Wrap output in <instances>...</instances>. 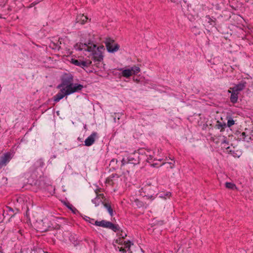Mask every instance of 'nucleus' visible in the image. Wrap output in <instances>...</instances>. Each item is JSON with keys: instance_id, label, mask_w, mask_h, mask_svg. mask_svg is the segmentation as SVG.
I'll list each match as a JSON object with an SVG mask.
<instances>
[{"instance_id": "7ed1b4c3", "label": "nucleus", "mask_w": 253, "mask_h": 253, "mask_svg": "<svg viewBox=\"0 0 253 253\" xmlns=\"http://www.w3.org/2000/svg\"><path fill=\"white\" fill-rule=\"evenodd\" d=\"M107 51L110 53H114L118 51L120 45L115 42V41L110 38L106 39L105 42Z\"/></svg>"}, {"instance_id": "4d7b16f0", "label": "nucleus", "mask_w": 253, "mask_h": 253, "mask_svg": "<svg viewBox=\"0 0 253 253\" xmlns=\"http://www.w3.org/2000/svg\"><path fill=\"white\" fill-rule=\"evenodd\" d=\"M173 0H171V1H173Z\"/></svg>"}, {"instance_id": "3c124183", "label": "nucleus", "mask_w": 253, "mask_h": 253, "mask_svg": "<svg viewBox=\"0 0 253 253\" xmlns=\"http://www.w3.org/2000/svg\"><path fill=\"white\" fill-rule=\"evenodd\" d=\"M78 140H79V141H80L82 142V138H80V137H78Z\"/></svg>"}, {"instance_id": "8fccbe9b", "label": "nucleus", "mask_w": 253, "mask_h": 253, "mask_svg": "<svg viewBox=\"0 0 253 253\" xmlns=\"http://www.w3.org/2000/svg\"><path fill=\"white\" fill-rule=\"evenodd\" d=\"M228 142L226 140H224L223 141V142H222V143H227Z\"/></svg>"}, {"instance_id": "c9c22d12", "label": "nucleus", "mask_w": 253, "mask_h": 253, "mask_svg": "<svg viewBox=\"0 0 253 253\" xmlns=\"http://www.w3.org/2000/svg\"><path fill=\"white\" fill-rule=\"evenodd\" d=\"M37 165L40 167H43L44 163L42 159H40L37 162Z\"/></svg>"}, {"instance_id": "cd10ccee", "label": "nucleus", "mask_w": 253, "mask_h": 253, "mask_svg": "<svg viewBox=\"0 0 253 253\" xmlns=\"http://www.w3.org/2000/svg\"><path fill=\"white\" fill-rule=\"evenodd\" d=\"M225 187L227 188L230 189H234V188H236V185L233 183L231 182H226L225 183Z\"/></svg>"}, {"instance_id": "de8ad7c7", "label": "nucleus", "mask_w": 253, "mask_h": 253, "mask_svg": "<svg viewBox=\"0 0 253 253\" xmlns=\"http://www.w3.org/2000/svg\"><path fill=\"white\" fill-rule=\"evenodd\" d=\"M39 2V1H38V2H34L32 3V4H32V5H36L37 3H38Z\"/></svg>"}, {"instance_id": "f03ea898", "label": "nucleus", "mask_w": 253, "mask_h": 253, "mask_svg": "<svg viewBox=\"0 0 253 253\" xmlns=\"http://www.w3.org/2000/svg\"><path fill=\"white\" fill-rule=\"evenodd\" d=\"M61 84H59L57 88H67L71 85L74 82V76L70 73H64L61 78Z\"/></svg>"}, {"instance_id": "5701e85b", "label": "nucleus", "mask_w": 253, "mask_h": 253, "mask_svg": "<svg viewBox=\"0 0 253 253\" xmlns=\"http://www.w3.org/2000/svg\"><path fill=\"white\" fill-rule=\"evenodd\" d=\"M92 63V62L91 61H82V62H81V66L80 67L82 68H84V67H87L89 66Z\"/></svg>"}, {"instance_id": "6e6d98bb", "label": "nucleus", "mask_w": 253, "mask_h": 253, "mask_svg": "<svg viewBox=\"0 0 253 253\" xmlns=\"http://www.w3.org/2000/svg\"><path fill=\"white\" fill-rule=\"evenodd\" d=\"M252 133H253V130H252Z\"/></svg>"}, {"instance_id": "39448f33", "label": "nucleus", "mask_w": 253, "mask_h": 253, "mask_svg": "<svg viewBox=\"0 0 253 253\" xmlns=\"http://www.w3.org/2000/svg\"><path fill=\"white\" fill-rule=\"evenodd\" d=\"M13 157V154L10 152L5 153L0 157V169L3 167L6 166Z\"/></svg>"}, {"instance_id": "37998d69", "label": "nucleus", "mask_w": 253, "mask_h": 253, "mask_svg": "<svg viewBox=\"0 0 253 253\" xmlns=\"http://www.w3.org/2000/svg\"><path fill=\"white\" fill-rule=\"evenodd\" d=\"M150 165L153 167H157V165H158V164L157 163H153V164L151 163Z\"/></svg>"}, {"instance_id": "864d4df0", "label": "nucleus", "mask_w": 253, "mask_h": 253, "mask_svg": "<svg viewBox=\"0 0 253 253\" xmlns=\"http://www.w3.org/2000/svg\"><path fill=\"white\" fill-rule=\"evenodd\" d=\"M55 157H56V156H55V155H54V156H53V158H55Z\"/></svg>"}, {"instance_id": "412c9836", "label": "nucleus", "mask_w": 253, "mask_h": 253, "mask_svg": "<svg viewBox=\"0 0 253 253\" xmlns=\"http://www.w3.org/2000/svg\"><path fill=\"white\" fill-rule=\"evenodd\" d=\"M101 189H97L95 192L96 194V197L99 198V199L103 200L104 201H107L106 199L103 194H99V192H100Z\"/></svg>"}, {"instance_id": "a878e982", "label": "nucleus", "mask_w": 253, "mask_h": 253, "mask_svg": "<svg viewBox=\"0 0 253 253\" xmlns=\"http://www.w3.org/2000/svg\"><path fill=\"white\" fill-rule=\"evenodd\" d=\"M106 221L105 220H102L101 221L96 220L94 222V225L104 228Z\"/></svg>"}, {"instance_id": "473e14b6", "label": "nucleus", "mask_w": 253, "mask_h": 253, "mask_svg": "<svg viewBox=\"0 0 253 253\" xmlns=\"http://www.w3.org/2000/svg\"><path fill=\"white\" fill-rule=\"evenodd\" d=\"M134 202L138 208L142 207L144 205L143 203L138 199L135 200Z\"/></svg>"}, {"instance_id": "6e6552de", "label": "nucleus", "mask_w": 253, "mask_h": 253, "mask_svg": "<svg viewBox=\"0 0 253 253\" xmlns=\"http://www.w3.org/2000/svg\"><path fill=\"white\" fill-rule=\"evenodd\" d=\"M67 91L66 88H61L59 92H58L53 97V100L55 102H59L61 99L63 98L65 96L69 95L67 93Z\"/></svg>"}, {"instance_id": "a211bd4d", "label": "nucleus", "mask_w": 253, "mask_h": 253, "mask_svg": "<svg viewBox=\"0 0 253 253\" xmlns=\"http://www.w3.org/2000/svg\"><path fill=\"white\" fill-rule=\"evenodd\" d=\"M226 127V124L225 123H221L219 121L216 122V124L215 125V128L216 129H220V131H223Z\"/></svg>"}, {"instance_id": "bb28decb", "label": "nucleus", "mask_w": 253, "mask_h": 253, "mask_svg": "<svg viewBox=\"0 0 253 253\" xmlns=\"http://www.w3.org/2000/svg\"><path fill=\"white\" fill-rule=\"evenodd\" d=\"M137 154H139V156H140L141 158H142V160L144 158L145 156V150L143 148H140L139 149L137 150V152H136Z\"/></svg>"}, {"instance_id": "5fc2aeb1", "label": "nucleus", "mask_w": 253, "mask_h": 253, "mask_svg": "<svg viewBox=\"0 0 253 253\" xmlns=\"http://www.w3.org/2000/svg\"><path fill=\"white\" fill-rule=\"evenodd\" d=\"M5 214L8 215V214H7V213H6H6H5Z\"/></svg>"}, {"instance_id": "f3484780", "label": "nucleus", "mask_w": 253, "mask_h": 253, "mask_svg": "<svg viewBox=\"0 0 253 253\" xmlns=\"http://www.w3.org/2000/svg\"><path fill=\"white\" fill-rule=\"evenodd\" d=\"M88 19V18L84 15H78L77 17V22L81 24H84Z\"/></svg>"}, {"instance_id": "2f4dec72", "label": "nucleus", "mask_w": 253, "mask_h": 253, "mask_svg": "<svg viewBox=\"0 0 253 253\" xmlns=\"http://www.w3.org/2000/svg\"><path fill=\"white\" fill-rule=\"evenodd\" d=\"M82 60L76 59H72L71 63L74 65L80 67L81 62H82Z\"/></svg>"}, {"instance_id": "09e8293b", "label": "nucleus", "mask_w": 253, "mask_h": 253, "mask_svg": "<svg viewBox=\"0 0 253 253\" xmlns=\"http://www.w3.org/2000/svg\"><path fill=\"white\" fill-rule=\"evenodd\" d=\"M74 213H75V211H77L76 210V209H75V208H73L72 210H71Z\"/></svg>"}, {"instance_id": "e433bc0d", "label": "nucleus", "mask_w": 253, "mask_h": 253, "mask_svg": "<svg viewBox=\"0 0 253 253\" xmlns=\"http://www.w3.org/2000/svg\"><path fill=\"white\" fill-rule=\"evenodd\" d=\"M128 160V157L126 158H124L121 161L122 166L125 165L127 164H129V162H127V160Z\"/></svg>"}, {"instance_id": "79ce46f5", "label": "nucleus", "mask_w": 253, "mask_h": 253, "mask_svg": "<svg viewBox=\"0 0 253 253\" xmlns=\"http://www.w3.org/2000/svg\"><path fill=\"white\" fill-rule=\"evenodd\" d=\"M118 162L117 160V159H112L111 162H110V164L111 165V164L113 163H117Z\"/></svg>"}, {"instance_id": "c85d7f7f", "label": "nucleus", "mask_w": 253, "mask_h": 253, "mask_svg": "<svg viewBox=\"0 0 253 253\" xmlns=\"http://www.w3.org/2000/svg\"><path fill=\"white\" fill-rule=\"evenodd\" d=\"M130 69L132 74H137L140 71V68L136 66H134L133 67H131Z\"/></svg>"}, {"instance_id": "dca6fc26", "label": "nucleus", "mask_w": 253, "mask_h": 253, "mask_svg": "<svg viewBox=\"0 0 253 253\" xmlns=\"http://www.w3.org/2000/svg\"><path fill=\"white\" fill-rule=\"evenodd\" d=\"M228 92L231 93L230 96L231 102L234 104L237 103L238 99L239 92H234L232 90L231 91L230 89L228 90Z\"/></svg>"}, {"instance_id": "393cba45", "label": "nucleus", "mask_w": 253, "mask_h": 253, "mask_svg": "<svg viewBox=\"0 0 253 253\" xmlns=\"http://www.w3.org/2000/svg\"><path fill=\"white\" fill-rule=\"evenodd\" d=\"M91 202L94 204L95 207L98 206L101 203L102 204V202H104V201H102L101 199H99V198H97L96 197L92 199Z\"/></svg>"}, {"instance_id": "423d86ee", "label": "nucleus", "mask_w": 253, "mask_h": 253, "mask_svg": "<svg viewBox=\"0 0 253 253\" xmlns=\"http://www.w3.org/2000/svg\"><path fill=\"white\" fill-rule=\"evenodd\" d=\"M83 85L79 84H74L73 83L72 84L69 86V87L67 88V93L69 94V95L73 94L75 92H79L82 90V89L84 88Z\"/></svg>"}, {"instance_id": "72a5a7b5", "label": "nucleus", "mask_w": 253, "mask_h": 253, "mask_svg": "<svg viewBox=\"0 0 253 253\" xmlns=\"http://www.w3.org/2000/svg\"><path fill=\"white\" fill-rule=\"evenodd\" d=\"M226 149H227L229 154L232 155L234 157L236 156V153L235 152V151L232 150H230V147L228 146V147H226Z\"/></svg>"}, {"instance_id": "aec40b11", "label": "nucleus", "mask_w": 253, "mask_h": 253, "mask_svg": "<svg viewBox=\"0 0 253 253\" xmlns=\"http://www.w3.org/2000/svg\"><path fill=\"white\" fill-rule=\"evenodd\" d=\"M205 20L206 22L212 26H214L215 25L216 19L215 18L214 19H212L209 15L206 16Z\"/></svg>"}, {"instance_id": "4be33fe9", "label": "nucleus", "mask_w": 253, "mask_h": 253, "mask_svg": "<svg viewBox=\"0 0 253 253\" xmlns=\"http://www.w3.org/2000/svg\"><path fill=\"white\" fill-rule=\"evenodd\" d=\"M171 193L169 192H167L166 193H162L156 195V196L159 195V197L166 199V197H170L171 196Z\"/></svg>"}, {"instance_id": "0eeeda50", "label": "nucleus", "mask_w": 253, "mask_h": 253, "mask_svg": "<svg viewBox=\"0 0 253 253\" xmlns=\"http://www.w3.org/2000/svg\"><path fill=\"white\" fill-rule=\"evenodd\" d=\"M128 160L127 162H129V164H133L134 165H137L140 163L142 160V158L139 156V154L134 152V153L130 154L128 156Z\"/></svg>"}, {"instance_id": "4c0bfd02", "label": "nucleus", "mask_w": 253, "mask_h": 253, "mask_svg": "<svg viewBox=\"0 0 253 253\" xmlns=\"http://www.w3.org/2000/svg\"><path fill=\"white\" fill-rule=\"evenodd\" d=\"M166 164H168L169 165V167L170 169H172L174 167V161L173 162H169V163H165L161 164L160 166L165 165Z\"/></svg>"}, {"instance_id": "7c9ffc66", "label": "nucleus", "mask_w": 253, "mask_h": 253, "mask_svg": "<svg viewBox=\"0 0 253 253\" xmlns=\"http://www.w3.org/2000/svg\"><path fill=\"white\" fill-rule=\"evenodd\" d=\"M118 232H119L117 233V234L120 236L121 239H124L127 236V234L126 233L124 232L122 230L120 229V231H118Z\"/></svg>"}, {"instance_id": "c03bdc74", "label": "nucleus", "mask_w": 253, "mask_h": 253, "mask_svg": "<svg viewBox=\"0 0 253 253\" xmlns=\"http://www.w3.org/2000/svg\"><path fill=\"white\" fill-rule=\"evenodd\" d=\"M250 139L253 140V133H252V132L251 131V136H250Z\"/></svg>"}, {"instance_id": "6ab92c4d", "label": "nucleus", "mask_w": 253, "mask_h": 253, "mask_svg": "<svg viewBox=\"0 0 253 253\" xmlns=\"http://www.w3.org/2000/svg\"><path fill=\"white\" fill-rule=\"evenodd\" d=\"M132 75L130 69H125L122 71V75L126 78H128Z\"/></svg>"}, {"instance_id": "603ef678", "label": "nucleus", "mask_w": 253, "mask_h": 253, "mask_svg": "<svg viewBox=\"0 0 253 253\" xmlns=\"http://www.w3.org/2000/svg\"><path fill=\"white\" fill-rule=\"evenodd\" d=\"M28 211H29V210L28 209L27 211H26V214L27 216H28Z\"/></svg>"}, {"instance_id": "f704fd0d", "label": "nucleus", "mask_w": 253, "mask_h": 253, "mask_svg": "<svg viewBox=\"0 0 253 253\" xmlns=\"http://www.w3.org/2000/svg\"><path fill=\"white\" fill-rule=\"evenodd\" d=\"M84 219L86 221H88L90 223H91L92 224H94L95 220L94 219L91 218L89 217L85 216V217L84 218Z\"/></svg>"}, {"instance_id": "b1692460", "label": "nucleus", "mask_w": 253, "mask_h": 253, "mask_svg": "<svg viewBox=\"0 0 253 253\" xmlns=\"http://www.w3.org/2000/svg\"><path fill=\"white\" fill-rule=\"evenodd\" d=\"M227 124L226 125V126H227L228 127H230L231 126L234 125L235 121L233 120V119L231 116H227Z\"/></svg>"}, {"instance_id": "ddd939ff", "label": "nucleus", "mask_w": 253, "mask_h": 253, "mask_svg": "<svg viewBox=\"0 0 253 253\" xmlns=\"http://www.w3.org/2000/svg\"><path fill=\"white\" fill-rule=\"evenodd\" d=\"M16 212L14 213V210L8 206H6L5 208L3 210V215L5 217V213H7V214L9 215L10 218H11L14 216V215L17 212L19 211L18 209H15Z\"/></svg>"}, {"instance_id": "f257e3e1", "label": "nucleus", "mask_w": 253, "mask_h": 253, "mask_svg": "<svg viewBox=\"0 0 253 253\" xmlns=\"http://www.w3.org/2000/svg\"><path fill=\"white\" fill-rule=\"evenodd\" d=\"M76 50H82L84 49L88 52H92V59L95 61L101 62L103 60V51L105 50L103 45L99 46L96 47L94 44L88 42V44L83 43H77L74 46Z\"/></svg>"}, {"instance_id": "a18cd8bd", "label": "nucleus", "mask_w": 253, "mask_h": 253, "mask_svg": "<svg viewBox=\"0 0 253 253\" xmlns=\"http://www.w3.org/2000/svg\"><path fill=\"white\" fill-rule=\"evenodd\" d=\"M67 207H68V208L69 209H70L71 210H72L73 209L72 208H73V206L72 205H70L69 206H68Z\"/></svg>"}, {"instance_id": "9b49d317", "label": "nucleus", "mask_w": 253, "mask_h": 253, "mask_svg": "<svg viewBox=\"0 0 253 253\" xmlns=\"http://www.w3.org/2000/svg\"><path fill=\"white\" fill-rule=\"evenodd\" d=\"M246 84L247 83L245 81H242L238 84H235L233 87H230V89L233 91L239 92L245 88Z\"/></svg>"}, {"instance_id": "ea45409f", "label": "nucleus", "mask_w": 253, "mask_h": 253, "mask_svg": "<svg viewBox=\"0 0 253 253\" xmlns=\"http://www.w3.org/2000/svg\"><path fill=\"white\" fill-rule=\"evenodd\" d=\"M123 239L119 238V239H117L116 242L120 245H124V242Z\"/></svg>"}, {"instance_id": "4468645a", "label": "nucleus", "mask_w": 253, "mask_h": 253, "mask_svg": "<svg viewBox=\"0 0 253 253\" xmlns=\"http://www.w3.org/2000/svg\"><path fill=\"white\" fill-rule=\"evenodd\" d=\"M102 205L107 209L109 215L111 216H113L114 214L113 209L112 208L111 203L107 200V201H104L102 202Z\"/></svg>"}, {"instance_id": "9d476101", "label": "nucleus", "mask_w": 253, "mask_h": 253, "mask_svg": "<svg viewBox=\"0 0 253 253\" xmlns=\"http://www.w3.org/2000/svg\"><path fill=\"white\" fill-rule=\"evenodd\" d=\"M41 227L40 229L42 232H46L49 230L51 227V223L46 218H43L42 220V223H40Z\"/></svg>"}, {"instance_id": "58836bf2", "label": "nucleus", "mask_w": 253, "mask_h": 253, "mask_svg": "<svg viewBox=\"0 0 253 253\" xmlns=\"http://www.w3.org/2000/svg\"><path fill=\"white\" fill-rule=\"evenodd\" d=\"M246 137V134L245 132H243L240 135V139L243 141L245 140Z\"/></svg>"}, {"instance_id": "c756f323", "label": "nucleus", "mask_w": 253, "mask_h": 253, "mask_svg": "<svg viewBox=\"0 0 253 253\" xmlns=\"http://www.w3.org/2000/svg\"><path fill=\"white\" fill-rule=\"evenodd\" d=\"M123 115L122 113H115L113 116L114 122L119 123V121Z\"/></svg>"}, {"instance_id": "a19ab883", "label": "nucleus", "mask_w": 253, "mask_h": 253, "mask_svg": "<svg viewBox=\"0 0 253 253\" xmlns=\"http://www.w3.org/2000/svg\"><path fill=\"white\" fill-rule=\"evenodd\" d=\"M153 157L151 155H149L147 158V161L148 163L151 164L152 162Z\"/></svg>"}, {"instance_id": "49530a36", "label": "nucleus", "mask_w": 253, "mask_h": 253, "mask_svg": "<svg viewBox=\"0 0 253 253\" xmlns=\"http://www.w3.org/2000/svg\"><path fill=\"white\" fill-rule=\"evenodd\" d=\"M73 243L74 244V245H75V246H77V245H78V243L77 241H75V242H74V243Z\"/></svg>"}, {"instance_id": "f8f14e48", "label": "nucleus", "mask_w": 253, "mask_h": 253, "mask_svg": "<svg viewBox=\"0 0 253 253\" xmlns=\"http://www.w3.org/2000/svg\"><path fill=\"white\" fill-rule=\"evenodd\" d=\"M113 230L115 232L120 231V227L118 224H113L110 221H106L105 227Z\"/></svg>"}, {"instance_id": "20e7f679", "label": "nucleus", "mask_w": 253, "mask_h": 253, "mask_svg": "<svg viewBox=\"0 0 253 253\" xmlns=\"http://www.w3.org/2000/svg\"><path fill=\"white\" fill-rule=\"evenodd\" d=\"M154 188L150 184L145 185L142 188L141 190L143 193L146 194L144 197H146L147 199H151L152 200L155 198L154 191L153 188Z\"/></svg>"}, {"instance_id": "1a4fd4ad", "label": "nucleus", "mask_w": 253, "mask_h": 253, "mask_svg": "<svg viewBox=\"0 0 253 253\" xmlns=\"http://www.w3.org/2000/svg\"><path fill=\"white\" fill-rule=\"evenodd\" d=\"M97 133L93 132L84 141V145L86 146H91L95 142Z\"/></svg>"}, {"instance_id": "2eb2a0df", "label": "nucleus", "mask_w": 253, "mask_h": 253, "mask_svg": "<svg viewBox=\"0 0 253 253\" xmlns=\"http://www.w3.org/2000/svg\"><path fill=\"white\" fill-rule=\"evenodd\" d=\"M131 245V242L130 241H127V242H124V247L119 248V251L123 253H126L128 251H130V246ZM133 245V244H132Z\"/></svg>"}]
</instances>
